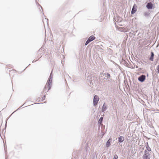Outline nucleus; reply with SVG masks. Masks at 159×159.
<instances>
[{"label":"nucleus","mask_w":159,"mask_h":159,"mask_svg":"<svg viewBox=\"0 0 159 159\" xmlns=\"http://www.w3.org/2000/svg\"><path fill=\"white\" fill-rule=\"evenodd\" d=\"M52 72L50 74L49 78L47 82V86L48 88V90L47 92H48L49 90L50 89L52 84Z\"/></svg>","instance_id":"f257e3e1"},{"label":"nucleus","mask_w":159,"mask_h":159,"mask_svg":"<svg viewBox=\"0 0 159 159\" xmlns=\"http://www.w3.org/2000/svg\"><path fill=\"white\" fill-rule=\"evenodd\" d=\"M86 76H87L86 79L88 82H89L90 84L91 85L92 83V81L94 80L93 76L92 75L88 74L86 75Z\"/></svg>","instance_id":"f03ea898"},{"label":"nucleus","mask_w":159,"mask_h":159,"mask_svg":"<svg viewBox=\"0 0 159 159\" xmlns=\"http://www.w3.org/2000/svg\"><path fill=\"white\" fill-rule=\"evenodd\" d=\"M150 154L149 152L146 150H145L144 154L142 157L143 159H150Z\"/></svg>","instance_id":"7ed1b4c3"},{"label":"nucleus","mask_w":159,"mask_h":159,"mask_svg":"<svg viewBox=\"0 0 159 159\" xmlns=\"http://www.w3.org/2000/svg\"><path fill=\"white\" fill-rule=\"evenodd\" d=\"M99 98L97 95H95L94 96L93 101L94 106L95 107L96 106L99 100Z\"/></svg>","instance_id":"20e7f679"},{"label":"nucleus","mask_w":159,"mask_h":159,"mask_svg":"<svg viewBox=\"0 0 159 159\" xmlns=\"http://www.w3.org/2000/svg\"><path fill=\"white\" fill-rule=\"evenodd\" d=\"M146 79V76L144 75H142L138 78V80L141 82H143Z\"/></svg>","instance_id":"39448f33"},{"label":"nucleus","mask_w":159,"mask_h":159,"mask_svg":"<svg viewBox=\"0 0 159 159\" xmlns=\"http://www.w3.org/2000/svg\"><path fill=\"white\" fill-rule=\"evenodd\" d=\"M153 7L152 3L151 2H148L146 5V7L148 10L152 9Z\"/></svg>","instance_id":"423d86ee"},{"label":"nucleus","mask_w":159,"mask_h":159,"mask_svg":"<svg viewBox=\"0 0 159 159\" xmlns=\"http://www.w3.org/2000/svg\"><path fill=\"white\" fill-rule=\"evenodd\" d=\"M136 7V5L135 4H134L131 11V14H134L137 11Z\"/></svg>","instance_id":"0eeeda50"},{"label":"nucleus","mask_w":159,"mask_h":159,"mask_svg":"<svg viewBox=\"0 0 159 159\" xmlns=\"http://www.w3.org/2000/svg\"><path fill=\"white\" fill-rule=\"evenodd\" d=\"M124 140V137L123 136H120L118 138V142L119 143H121Z\"/></svg>","instance_id":"6e6552de"},{"label":"nucleus","mask_w":159,"mask_h":159,"mask_svg":"<svg viewBox=\"0 0 159 159\" xmlns=\"http://www.w3.org/2000/svg\"><path fill=\"white\" fill-rule=\"evenodd\" d=\"M107 105H106L105 103H104L102 107V112H104L107 109Z\"/></svg>","instance_id":"1a4fd4ad"},{"label":"nucleus","mask_w":159,"mask_h":159,"mask_svg":"<svg viewBox=\"0 0 159 159\" xmlns=\"http://www.w3.org/2000/svg\"><path fill=\"white\" fill-rule=\"evenodd\" d=\"M145 146L147 150H146L148 152H150L151 151V148L149 146L148 144V142L146 143Z\"/></svg>","instance_id":"9d476101"},{"label":"nucleus","mask_w":159,"mask_h":159,"mask_svg":"<svg viewBox=\"0 0 159 159\" xmlns=\"http://www.w3.org/2000/svg\"><path fill=\"white\" fill-rule=\"evenodd\" d=\"M154 56V54L153 52H151V56L149 58V60L150 61H153V60Z\"/></svg>","instance_id":"9b49d317"},{"label":"nucleus","mask_w":159,"mask_h":159,"mask_svg":"<svg viewBox=\"0 0 159 159\" xmlns=\"http://www.w3.org/2000/svg\"><path fill=\"white\" fill-rule=\"evenodd\" d=\"M95 39V37L93 35H92L91 36H90L89 38L88 39L89 40V41L90 42H91L93 41V40H94Z\"/></svg>","instance_id":"f8f14e48"},{"label":"nucleus","mask_w":159,"mask_h":159,"mask_svg":"<svg viewBox=\"0 0 159 159\" xmlns=\"http://www.w3.org/2000/svg\"><path fill=\"white\" fill-rule=\"evenodd\" d=\"M103 76L105 75L106 77H107V78L106 79H108L110 77H111L110 74L108 73H104L103 74Z\"/></svg>","instance_id":"ddd939ff"},{"label":"nucleus","mask_w":159,"mask_h":159,"mask_svg":"<svg viewBox=\"0 0 159 159\" xmlns=\"http://www.w3.org/2000/svg\"><path fill=\"white\" fill-rule=\"evenodd\" d=\"M150 13L149 11H147L144 13V15L147 17L148 16L150 15Z\"/></svg>","instance_id":"4468645a"},{"label":"nucleus","mask_w":159,"mask_h":159,"mask_svg":"<svg viewBox=\"0 0 159 159\" xmlns=\"http://www.w3.org/2000/svg\"><path fill=\"white\" fill-rule=\"evenodd\" d=\"M103 117H101L99 120H98V123L100 125H101L102 121H103Z\"/></svg>","instance_id":"2eb2a0df"},{"label":"nucleus","mask_w":159,"mask_h":159,"mask_svg":"<svg viewBox=\"0 0 159 159\" xmlns=\"http://www.w3.org/2000/svg\"><path fill=\"white\" fill-rule=\"evenodd\" d=\"M111 145L110 141L108 140L106 143V147L108 148Z\"/></svg>","instance_id":"dca6fc26"},{"label":"nucleus","mask_w":159,"mask_h":159,"mask_svg":"<svg viewBox=\"0 0 159 159\" xmlns=\"http://www.w3.org/2000/svg\"><path fill=\"white\" fill-rule=\"evenodd\" d=\"M90 42H91L88 39H87V41H86V43H85V46L87 45V44H88Z\"/></svg>","instance_id":"f3484780"},{"label":"nucleus","mask_w":159,"mask_h":159,"mask_svg":"<svg viewBox=\"0 0 159 159\" xmlns=\"http://www.w3.org/2000/svg\"><path fill=\"white\" fill-rule=\"evenodd\" d=\"M118 156L116 155H115L114 156L113 159H118Z\"/></svg>","instance_id":"a211bd4d"},{"label":"nucleus","mask_w":159,"mask_h":159,"mask_svg":"<svg viewBox=\"0 0 159 159\" xmlns=\"http://www.w3.org/2000/svg\"><path fill=\"white\" fill-rule=\"evenodd\" d=\"M157 72L159 73V65H158L157 67Z\"/></svg>","instance_id":"6ab92c4d"},{"label":"nucleus","mask_w":159,"mask_h":159,"mask_svg":"<svg viewBox=\"0 0 159 159\" xmlns=\"http://www.w3.org/2000/svg\"><path fill=\"white\" fill-rule=\"evenodd\" d=\"M45 95H44L43 97H42V100H45Z\"/></svg>","instance_id":"aec40b11"},{"label":"nucleus","mask_w":159,"mask_h":159,"mask_svg":"<svg viewBox=\"0 0 159 159\" xmlns=\"http://www.w3.org/2000/svg\"><path fill=\"white\" fill-rule=\"evenodd\" d=\"M25 103H24V104L23 105H22V106H21V107H20L18 109H17L16 111H14L13 112V113H14V112H15L17 110H18L19 109H20V108L22 107V106H23L24 105H25Z\"/></svg>","instance_id":"412c9836"},{"label":"nucleus","mask_w":159,"mask_h":159,"mask_svg":"<svg viewBox=\"0 0 159 159\" xmlns=\"http://www.w3.org/2000/svg\"><path fill=\"white\" fill-rule=\"evenodd\" d=\"M38 4L41 7V8L42 9V13H43V14L44 15V14H43V8H42V7H41V6H40L39 3H38Z\"/></svg>","instance_id":"4be33fe9"},{"label":"nucleus","mask_w":159,"mask_h":159,"mask_svg":"<svg viewBox=\"0 0 159 159\" xmlns=\"http://www.w3.org/2000/svg\"><path fill=\"white\" fill-rule=\"evenodd\" d=\"M47 89V87H46V86H45L44 87V91H45L46 89Z\"/></svg>","instance_id":"5701e85b"},{"label":"nucleus","mask_w":159,"mask_h":159,"mask_svg":"<svg viewBox=\"0 0 159 159\" xmlns=\"http://www.w3.org/2000/svg\"><path fill=\"white\" fill-rule=\"evenodd\" d=\"M111 138H109V139H108V140H110V141H111Z\"/></svg>","instance_id":"b1692460"},{"label":"nucleus","mask_w":159,"mask_h":159,"mask_svg":"<svg viewBox=\"0 0 159 159\" xmlns=\"http://www.w3.org/2000/svg\"><path fill=\"white\" fill-rule=\"evenodd\" d=\"M36 61V60L35 61H34V60L33 61H32V62H35Z\"/></svg>","instance_id":"393cba45"},{"label":"nucleus","mask_w":159,"mask_h":159,"mask_svg":"<svg viewBox=\"0 0 159 159\" xmlns=\"http://www.w3.org/2000/svg\"><path fill=\"white\" fill-rule=\"evenodd\" d=\"M136 68H138V66H136Z\"/></svg>","instance_id":"a878e982"},{"label":"nucleus","mask_w":159,"mask_h":159,"mask_svg":"<svg viewBox=\"0 0 159 159\" xmlns=\"http://www.w3.org/2000/svg\"><path fill=\"white\" fill-rule=\"evenodd\" d=\"M40 103H38L37 104H40Z\"/></svg>","instance_id":"bb28decb"},{"label":"nucleus","mask_w":159,"mask_h":159,"mask_svg":"<svg viewBox=\"0 0 159 159\" xmlns=\"http://www.w3.org/2000/svg\"><path fill=\"white\" fill-rule=\"evenodd\" d=\"M5 126H6V124Z\"/></svg>","instance_id":"cd10ccee"}]
</instances>
